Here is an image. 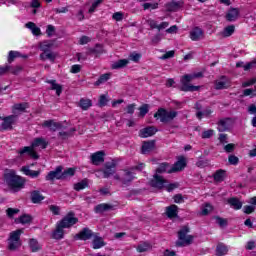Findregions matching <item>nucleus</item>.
I'll list each match as a JSON object with an SVG mask.
<instances>
[{"label": "nucleus", "instance_id": "obj_58", "mask_svg": "<svg viewBox=\"0 0 256 256\" xmlns=\"http://www.w3.org/2000/svg\"><path fill=\"white\" fill-rule=\"evenodd\" d=\"M215 131H213L212 129L210 130H206L204 132H202V139H211V137H213Z\"/></svg>", "mask_w": 256, "mask_h": 256}, {"label": "nucleus", "instance_id": "obj_18", "mask_svg": "<svg viewBox=\"0 0 256 256\" xmlns=\"http://www.w3.org/2000/svg\"><path fill=\"white\" fill-rule=\"evenodd\" d=\"M157 133V129L153 126L146 127L139 131V137L142 139H147V137H153Z\"/></svg>", "mask_w": 256, "mask_h": 256}, {"label": "nucleus", "instance_id": "obj_8", "mask_svg": "<svg viewBox=\"0 0 256 256\" xmlns=\"http://www.w3.org/2000/svg\"><path fill=\"white\" fill-rule=\"evenodd\" d=\"M191 81H193L191 79V77L186 74L184 76H182L180 83V91H184V92H193V91H199V86H194L191 84Z\"/></svg>", "mask_w": 256, "mask_h": 256}, {"label": "nucleus", "instance_id": "obj_33", "mask_svg": "<svg viewBox=\"0 0 256 256\" xmlns=\"http://www.w3.org/2000/svg\"><path fill=\"white\" fill-rule=\"evenodd\" d=\"M228 203L232 209H235L236 211H239L243 207V202H241L237 198H230L228 199Z\"/></svg>", "mask_w": 256, "mask_h": 256}, {"label": "nucleus", "instance_id": "obj_32", "mask_svg": "<svg viewBox=\"0 0 256 256\" xmlns=\"http://www.w3.org/2000/svg\"><path fill=\"white\" fill-rule=\"evenodd\" d=\"M95 213H105V211H111L113 210V205L111 204H98L96 207H95Z\"/></svg>", "mask_w": 256, "mask_h": 256}, {"label": "nucleus", "instance_id": "obj_39", "mask_svg": "<svg viewBox=\"0 0 256 256\" xmlns=\"http://www.w3.org/2000/svg\"><path fill=\"white\" fill-rule=\"evenodd\" d=\"M235 33V25H229L224 28L222 32H220L221 37L227 38L231 37Z\"/></svg>", "mask_w": 256, "mask_h": 256}, {"label": "nucleus", "instance_id": "obj_47", "mask_svg": "<svg viewBox=\"0 0 256 256\" xmlns=\"http://www.w3.org/2000/svg\"><path fill=\"white\" fill-rule=\"evenodd\" d=\"M111 79V74L106 73L99 77V79L95 82V85L99 87V85H103V83H107V80Z\"/></svg>", "mask_w": 256, "mask_h": 256}, {"label": "nucleus", "instance_id": "obj_11", "mask_svg": "<svg viewBox=\"0 0 256 256\" xmlns=\"http://www.w3.org/2000/svg\"><path fill=\"white\" fill-rule=\"evenodd\" d=\"M195 109L197 111L196 117H197V119H199V121H201V119H203V117H210L211 113H213V111L209 107L203 109V106L199 102H197L195 104Z\"/></svg>", "mask_w": 256, "mask_h": 256}, {"label": "nucleus", "instance_id": "obj_59", "mask_svg": "<svg viewBox=\"0 0 256 256\" xmlns=\"http://www.w3.org/2000/svg\"><path fill=\"white\" fill-rule=\"evenodd\" d=\"M139 111H140V117L145 116L146 114L149 113V105H147V104L142 105L139 108Z\"/></svg>", "mask_w": 256, "mask_h": 256}, {"label": "nucleus", "instance_id": "obj_49", "mask_svg": "<svg viewBox=\"0 0 256 256\" xmlns=\"http://www.w3.org/2000/svg\"><path fill=\"white\" fill-rule=\"evenodd\" d=\"M142 7L144 11H147L148 9H159V3H144L142 4Z\"/></svg>", "mask_w": 256, "mask_h": 256}, {"label": "nucleus", "instance_id": "obj_1", "mask_svg": "<svg viewBox=\"0 0 256 256\" xmlns=\"http://www.w3.org/2000/svg\"><path fill=\"white\" fill-rule=\"evenodd\" d=\"M169 163L164 162L159 165V167L156 169V173L154 174L153 178L150 181L151 187H154L155 189H167V191L171 192L173 189H177L176 184H169V181L167 179L163 178V176L159 175L161 173H169L171 171V168H169Z\"/></svg>", "mask_w": 256, "mask_h": 256}, {"label": "nucleus", "instance_id": "obj_21", "mask_svg": "<svg viewBox=\"0 0 256 256\" xmlns=\"http://www.w3.org/2000/svg\"><path fill=\"white\" fill-rule=\"evenodd\" d=\"M18 153L20 155H25V153H27V155H30L32 157V159H39V155H37V152H35V149L32 145L25 146L24 148L20 149Z\"/></svg>", "mask_w": 256, "mask_h": 256}, {"label": "nucleus", "instance_id": "obj_34", "mask_svg": "<svg viewBox=\"0 0 256 256\" xmlns=\"http://www.w3.org/2000/svg\"><path fill=\"white\" fill-rule=\"evenodd\" d=\"M225 177H227V172L223 169H220L214 174V181L221 183L225 181Z\"/></svg>", "mask_w": 256, "mask_h": 256}, {"label": "nucleus", "instance_id": "obj_53", "mask_svg": "<svg viewBox=\"0 0 256 256\" xmlns=\"http://www.w3.org/2000/svg\"><path fill=\"white\" fill-rule=\"evenodd\" d=\"M19 57V52L17 51H10L8 55V63H12Z\"/></svg>", "mask_w": 256, "mask_h": 256}, {"label": "nucleus", "instance_id": "obj_52", "mask_svg": "<svg viewBox=\"0 0 256 256\" xmlns=\"http://www.w3.org/2000/svg\"><path fill=\"white\" fill-rule=\"evenodd\" d=\"M140 59H141V54L137 52H133L129 55V60L133 61L134 63H139Z\"/></svg>", "mask_w": 256, "mask_h": 256}, {"label": "nucleus", "instance_id": "obj_41", "mask_svg": "<svg viewBox=\"0 0 256 256\" xmlns=\"http://www.w3.org/2000/svg\"><path fill=\"white\" fill-rule=\"evenodd\" d=\"M43 199H45V197H43V195H41V192L35 190L31 193L32 203H41V201H43Z\"/></svg>", "mask_w": 256, "mask_h": 256}, {"label": "nucleus", "instance_id": "obj_24", "mask_svg": "<svg viewBox=\"0 0 256 256\" xmlns=\"http://www.w3.org/2000/svg\"><path fill=\"white\" fill-rule=\"evenodd\" d=\"M42 127H47L50 131H58V129H61L62 125L61 123L53 120H46L42 123Z\"/></svg>", "mask_w": 256, "mask_h": 256}, {"label": "nucleus", "instance_id": "obj_9", "mask_svg": "<svg viewBox=\"0 0 256 256\" xmlns=\"http://www.w3.org/2000/svg\"><path fill=\"white\" fill-rule=\"evenodd\" d=\"M2 121L3 122L0 125V131H11V129H13V124L15 123V121H17V116L10 115L4 117Z\"/></svg>", "mask_w": 256, "mask_h": 256}, {"label": "nucleus", "instance_id": "obj_45", "mask_svg": "<svg viewBox=\"0 0 256 256\" xmlns=\"http://www.w3.org/2000/svg\"><path fill=\"white\" fill-rule=\"evenodd\" d=\"M86 187H89V182L87 179L81 180L80 182L74 184L75 191H82V189H86Z\"/></svg>", "mask_w": 256, "mask_h": 256}, {"label": "nucleus", "instance_id": "obj_6", "mask_svg": "<svg viewBox=\"0 0 256 256\" xmlns=\"http://www.w3.org/2000/svg\"><path fill=\"white\" fill-rule=\"evenodd\" d=\"M187 233H189V227H182L178 232V241L176 242V247H185V245H191L193 243V236L187 235Z\"/></svg>", "mask_w": 256, "mask_h": 256}, {"label": "nucleus", "instance_id": "obj_56", "mask_svg": "<svg viewBox=\"0 0 256 256\" xmlns=\"http://www.w3.org/2000/svg\"><path fill=\"white\" fill-rule=\"evenodd\" d=\"M109 103L107 96L101 95L98 101V107H105Z\"/></svg>", "mask_w": 256, "mask_h": 256}, {"label": "nucleus", "instance_id": "obj_20", "mask_svg": "<svg viewBox=\"0 0 256 256\" xmlns=\"http://www.w3.org/2000/svg\"><path fill=\"white\" fill-rule=\"evenodd\" d=\"M25 109H29V104L27 102L17 103L12 106V113L14 115H19L25 113Z\"/></svg>", "mask_w": 256, "mask_h": 256}, {"label": "nucleus", "instance_id": "obj_2", "mask_svg": "<svg viewBox=\"0 0 256 256\" xmlns=\"http://www.w3.org/2000/svg\"><path fill=\"white\" fill-rule=\"evenodd\" d=\"M4 179L7 183V185L14 191V193H17V191H21L23 187H25V180L21 178L20 176L15 174V171L10 170L4 175Z\"/></svg>", "mask_w": 256, "mask_h": 256}, {"label": "nucleus", "instance_id": "obj_3", "mask_svg": "<svg viewBox=\"0 0 256 256\" xmlns=\"http://www.w3.org/2000/svg\"><path fill=\"white\" fill-rule=\"evenodd\" d=\"M115 175H119L117 174V161L115 160L106 162L102 169L96 171V177H103L104 179H109V177L115 179Z\"/></svg>", "mask_w": 256, "mask_h": 256}, {"label": "nucleus", "instance_id": "obj_44", "mask_svg": "<svg viewBox=\"0 0 256 256\" xmlns=\"http://www.w3.org/2000/svg\"><path fill=\"white\" fill-rule=\"evenodd\" d=\"M93 249H101V247H105V241L101 237H95L92 242Z\"/></svg>", "mask_w": 256, "mask_h": 256}, {"label": "nucleus", "instance_id": "obj_40", "mask_svg": "<svg viewBox=\"0 0 256 256\" xmlns=\"http://www.w3.org/2000/svg\"><path fill=\"white\" fill-rule=\"evenodd\" d=\"M29 247L32 253H37V251H41V244H39V241H37V239H34V238L30 239Z\"/></svg>", "mask_w": 256, "mask_h": 256}, {"label": "nucleus", "instance_id": "obj_43", "mask_svg": "<svg viewBox=\"0 0 256 256\" xmlns=\"http://www.w3.org/2000/svg\"><path fill=\"white\" fill-rule=\"evenodd\" d=\"M39 47H40V50L43 51V53H49V51H51V47H53V42L44 41L40 43Z\"/></svg>", "mask_w": 256, "mask_h": 256}, {"label": "nucleus", "instance_id": "obj_63", "mask_svg": "<svg viewBox=\"0 0 256 256\" xmlns=\"http://www.w3.org/2000/svg\"><path fill=\"white\" fill-rule=\"evenodd\" d=\"M211 211H213V206H211L210 204H206L203 208H202V215H209V213H211Z\"/></svg>", "mask_w": 256, "mask_h": 256}, {"label": "nucleus", "instance_id": "obj_29", "mask_svg": "<svg viewBox=\"0 0 256 256\" xmlns=\"http://www.w3.org/2000/svg\"><path fill=\"white\" fill-rule=\"evenodd\" d=\"M40 59L41 61H47V59L49 61H51L52 63L55 62V59H57V54H55V52H43L42 54H40Z\"/></svg>", "mask_w": 256, "mask_h": 256}, {"label": "nucleus", "instance_id": "obj_61", "mask_svg": "<svg viewBox=\"0 0 256 256\" xmlns=\"http://www.w3.org/2000/svg\"><path fill=\"white\" fill-rule=\"evenodd\" d=\"M91 53L101 55V53H103V46L101 44H96V46L91 50Z\"/></svg>", "mask_w": 256, "mask_h": 256}, {"label": "nucleus", "instance_id": "obj_30", "mask_svg": "<svg viewBox=\"0 0 256 256\" xmlns=\"http://www.w3.org/2000/svg\"><path fill=\"white\" fill-rule=\"evenodd\" d=\"M33 149H36V147H40V149H47V141H45V138H36L32 142Z\"/></svg>", "mask_w": 256, "mask_h": 256}, {"label": "nucleus", "instance_id": "obj_23", "mask_svg": "<svg viewBox=\"0 0 256 256\" xmlns=\"http://www.w3.org/2000/svg\"><path fill=\"white\" fill-rule=\"evenodd\" d=\"M76 237L77 239H81V241H87L93 237V231L89 228H84L76 235Z\"/></svg>", "mask_w": 256, "mask_h": 256}, {"label": "nucleus", "instance_id": "obj_50", "mask_svg": "<svg viewBox=\"0 0 256 256\" xmlns=\"http://www.w3.org/2000/svg\"><path fill=\"white\" fill-rule=\"evenodd\" d=\"M19 213V209L17 208H8L6 210V214L10 219H13V217H15V215H17Z\"/></svg>", "mask_w": 256, "mask_h": 256}, {"label": "nucleus", "instance_id": "obj_46", "mask_svg": "<svg viewBox=\"0 0 256 256\" xmlns=\"http://www.w3.org/2000/svg\"><path fill=\"white\" fill-rule=\"evenodd\" d=\"M62 179H69L75 175V168H67L61 172Z\"/></svg>", "mask_w": 256, "mask_h": 256}, {"label": "nucleus", "instance_id": "obj_19", "mask_svg": "<svg viewBox=\"0 0 256 256\" xmlns=\"http://www.w3.org/2000/svg\"><path fill=\"white\" fill-rule=\"evenodd\" d=\"M61 171H63L62 166H58L54 171H50L46 176V181H54V179H62Z\"/></svg>", "mask_w": 256, "mask_h": 256}, {"label": "nucleus", "instance_id": "obj_26", "mask_svg": "<svg viewBox=\"0 0 256 256\" xmlns=\"http://www.w3.org/2000/svg\"><path fill=\"white\" fill-rule=\"evenodd\" d=\"M46 83L51 85V90L56 91V95H61L63 93V86L61 84H58L56 80H47Z\"/></svg>", "mask_w": 256, "mask_h": 256}, {"label": "nucleus", "instance_id": "obj_16", "mask_svg": "<svg viewBox=\"0 0 256 256\" xmlns=\"http://www.w3.org/2000/svg\"><path fill=\"white\" fill-rule=\"evenodd\" d=\"M187 163L183 157H180L178 161L173 165V167L168 170V173H177V171H183Z\"/></svg>", "mask_w": 256, "mask_h": 256}, {"label": "nucleus", "instance_id": "obj_54", "mask_svg": "<svg viewBox=\"0 0 256 256\" xmlns=\"http://www.w3.org/2000/svg\"><path fill=\"white\" fill-rule=\"evenodd\" d=\"M49 210L53 215H61V207L57 205H50Z\"/></svg>", "mask_w": 256, "mask_h": 256}, {"label": "nucleus", "instance_id": "obj_62", "mask_svg": "<svg viewBox=\"0 0 256 256\" xmlns=\"http://www.w3.org/2000/svg\"><path fill=\"white\" fill-rule=\"evenodd\" d=\"M256 67V60H252L248 62L246 65L243 66L244 71H249V69H255Z\"/></svg>", "mask_w": 256, "mask_h": 256}, {"label": "nucleus", "instance_id": "obj_42", "mask_svg": "<svg viewBox=\"0 0 256 256\" xmlns=\"http://www.w3.org/2000/svg\"><path fill=\"white\" fill-rule=\"evenodd\" d=\"M23 173H25L28 177H32V179L37 178L38 175H41V171L31 170L28 167L22 168Z\"/></svg>", "mask_w": 256, "mask_h": 256}, {"label": "nucleus", "instance_id": "obj_31", "mask_svg": "<svg viewBox=\"0 0 256 256\" xmlns=\"http://www.w3.org/2000/svg\"><path fill=\"white\" fill-rule=\"evenodd\" d=\"M129 65L128 59H120L112 63L111 67L112 69H123Z\"/></svg>", "mask_w": 256, "mask_h": 256}, {"label": "nucleus", "instance_id": "obj_5", "mask_svg": "<svg viewBox=\"0 0 256 256\" xmlns=\"http://www.w3.org/2000/svg\"><path fill=\"white\" fill-rule=\"evenodd\" d=\"M178 113L175 110L168 111L165 108H160L154 114L155 119H159L161 123H171L175 117H177Z\"/></svg>", "mask_w": 256, "mask_h": 256}, {"label": "nucleus", "instance_id": "obj_13", "mask_svg": "<svg viewBox=\"0 0 256 256\" xmlns=\"http://www.w3.org/2000/svg\"><path fill=\"white\" fill-rule=\"evenodd\" d=\"M92 165H101L105 161V152L98 151L91 155L90 157Z\"/></svg>", "mask_w": 256, "mask_h": 256}, {"label": "nucleus", "instance_id": "obj_12", "mask_svg": "<svg viewBox=\"0 0 256 256\" xmlns=\"http://www.w3.org/2000/svg\"><path fill=\"white\" fill-rule=\"evenodd\" d=\"M189 37H190L191 41H201V39L205 38V32L203 31V29H201L199 27H194L190 31Z\"/></svg>", "mask_w": 256, "mask_h": 256}, {"label": "nucleus", "instance_id": "obj_15", "mask_svg": "<svg viewBox=\"0 0 256 256\" xmlns=\"http://www.w3.org/2000/svg\"><path fill=\"white\" fill-rule=\"evenodd\" d=\"M228 87H231V83L225 76H222L220 79L215 81V89L217 90L228 89Z\"/></svg>", "mask_w": 256, "mask_h": 256}, {"label": "nucleus", "instance_id": "obj_57", "mask_svg": "<svg viewBox=\"0 0 256 256\" xmlns=\"http://www.w3.org/2000/svg\"><path fill=\"white\" fill-rule=\"evenodd\" d=\"M228 163L230 165H238L239 164V157L235 155L228 156Z\"/></svg>", "mask_w": 256, "mask_h": 256}, {"label": "nucleus", "instance_id": "obj_38", "mask_svg": "<svg viewBox=\"0 0 256 256\" xmlns=\"http://www.w3.org/2000/svg\"><path fill=\"white\" fill-rule=\"evenodd\" d=\"M151 249H153V246L149 242H142L137 246L138 253H145L151 251Z\"/></svg>", "mask_w": 256, "mask_h": 256}, {"label": "nucleus", "instance_id": "obj_25", "mask_svg": "<svg viewBox=\"0 0 256 256\" xmlns=\"http://www.w3.org/2000/svg\"><path fill=\"white\" fill-rule=\"evenodd\" d=\"M78 107H80L82 111H88L90 107H93V101L89 98H81Z\"/></svg>", "mask_w": 256, "mask_h": 256}, {"label": "nucleus", "instance_id": "obj_55", "mask_svg": "<svg viewBox=\"0 0 256 256\" xmlns=\"http://www.w3.org/2000/svg\"><path fill=\"white\" fill-rule=\"evenodd\" d=\"M214 219L217 225H219L220 227H227V219L221 218L219 216H216Z\"/></svg>", "mask_w": 256, "mask_h": 256}, {"label": "nucleus", "instance_id": "obj_7", "mask_svg": "<svg viewBox=\"0 0 256 256\" xmlns=\"http://www.w3.org/2000/svg\"><path fill=\"white\" fill-rule=\"evenodd\" d=\"M58 223L64 229H71L73 225H77L79 223V219L75 217V212H69L65 217H63Z\"/></svg>", "mask_w": 256, "mask_h": 256}, {"label": "nucleus", "instance_id": "obj_64", "mask_svg": "<svg viewBox=\"0 0 256 256\" xmlns=\"http://www.w3.org/2000/svg\"><path fill=\"white\" fill-rule=\"evenodd\" d=\"M147 25H149L150 28L152 29H158V26H159V23H157L156 20H153V19H148L146 21Z\"/></svg>", "mask_w": 256, "mask_h": 256}, {"label": "nucleus", "instance_id": "obj_17", "mask_svg": "<svg viewBox=\"0 0 256 256\" xmlns=\"http://www.w3.org/2000/svg\"><path fill=\"white\" fill-rule=\"evenodd\" d=\"M65 237V228L61 226L59 222L56 223V228L52 232V239L61 240Z\"/></svg>", "mask_w": 256, "mask_h": 256}, {"label": "nucleus", "instance_id": "obj_22", "mask_svg": "<svg viewBox=\"0 0 256 256\" xmlns=\"http://www.w3.org/2000/svg\"><path fill=\"white\" fill-rule=\"evenodd\" d=\"M231 118H225L219 121L218 123V131L223 133V131H229L231 128Z\"/></svg>", "mask_w": 256, "mask_h": 256}, {"label": "nucleus", "instance_id": "obj_36", "mask_svg": "<svg viewBox=\"0 0 256 256\" xmlns=\"http://www.w3.org/2000/svg\"><path fill=\"white\" fill-rule=\"evenodd\" d=\"M229 253V247H227L225 244L220 243L216 247V255L217 256H224Z\"/></svg>", "mask_w": 256, "mask_h": 256}, {"label": "nucleus", "instance_id": "obj_27", "mask_svg": "<svg viewBox=\"0 0 256 256\" xmlns=\"http://www.w3.org/2000/svg\"><path fill=\"white\" fill-rule=\"evenodd\" d=\"M180 8L181 5L179 2L172 1L165 4V9L168 13H175V11H179Z\"/></svg>", "mask_w": 256, "mask_h": 256}, {"label": "nucleus", "instance_id": "obj_35", "mask_svg": "<svg viewBox=\"0 0 256 256\" xmlns=\"http://www.w3.org/2000/svg\"><path fill=\"white\" fill-rule=\"evenodd\" d=\"M155 149V142H144L142 145V154L147 155Z\"/></svg>", "mask_w": 256, "mask_h": 256}, {"label": "nucleus", "instance_id": "obj_10", "mask_svg": "<svg viewBox=\"0 0 256 256\" xmlns=\"http://www.w3.org/2000/svg\"><path fill=\"white\" fill-rule=\"evenodd\" d=\"M115 181H121L124 185L131 183L135 179V173L131 170H124L122 176L114 175Z\"/></svg>", "mask_w": 256, "mask_h": 256}, {"label": "nucleus", "instance_id": "obj_28", "mask_svg": "<svg viewBox=\"0 0 256 256\" xmlns=\"http://www.w3.org/2000/svg\"><path fill=\"white\" fill-rule=\"evenodd\" d=\"M179 207L177 205H171L166 207V215L169 217V219H175L177 217Z\"/></svg>", "mask_w": 256, "mask_h": 256}, {"label": "nucleus", "instance_id": "obj_51", "mask_svg": "<svg viewBox=\"0 0 256 256\" xmlns=\"http://www.w3.org/2000/svg\"><path fill=\"white\" fill-rule=\"evenodd\" d=\"M104 0H95L92 3V6L89 8L88 13H95V10L97 9V7H99V5H101V3H103Z\"/></svg>", "mask_w": 256, "mask_h": 256}, {"label": "nucleus", "instance_id": "obj_4", "mask_svg": "<svg viewBox=\"0 0 256 256\" xmlns=\"http://www.w3.org/2000/svg\"><path fill=\"white\" fill-rule=\"evenodd\" d=\"M21 235H23V229L12 231L8 238V249L10 251H17L21 247Z\"/></svg>", "mask_w": 256, "mask_h": 256}, {"label": "nucleus", "instance_id": "obj_14", "mask_svg": "<svg viewBox=\"0 0 256 256\" xmlns=\"http://www.w3.org/2000/svg\"><path fill=\"white\" fill-rule=\"evenodd\" d=\"M239 13H241L239 8L231 7L226 13V20L230 23H233V21H237V19H239Z\"/></svg>", "mask_w": 256, "mask_h": 256}, {"label": "nucleus", "instance_id": "obj_37", "mask_svg": "<svg viewBox=\"0 0 256 256\" xmlns=\"http://www.w3.org/2000/svg\"><path fill=\"white\" fill-rule=\"evenodd\" d=\"M25 27L27 29H30L32 31L33 35L39 36L41 35V28L37 27V25L33 22H28L25 24Z\"/></svg>", "mask_w": 256, "mask_h": 256}, {"label": "nucleus", "instance_id": "obj_60", "mask_svg": "<svg viewBox=\"0 0 256 256\" xmlns=\"http://www.w3.org/2000/svg\"><path fill=\"white\" fill-rule=\"evenodd\" d=\"M243 211L246 215H251L255 211V206L253 205H246L243 207Z\"/></svg>", "mask_w": 256, "mask_h": 256}, {"label": "nucleus", "instance_id": "obj_48", "mask_svg": "<svg viewBox=\"0 0 256 256\" xmlns=\"http://www.w3.org/2000/svg\"><path fill=\"white\" fill-rule=\"evenodd\" d=\"M32 221V218L30 215L24 214L19 217L18 222H20L22 225H27Z\"/></svg>", "mask_w": 256, "mask_h": 256}]
</instances>
